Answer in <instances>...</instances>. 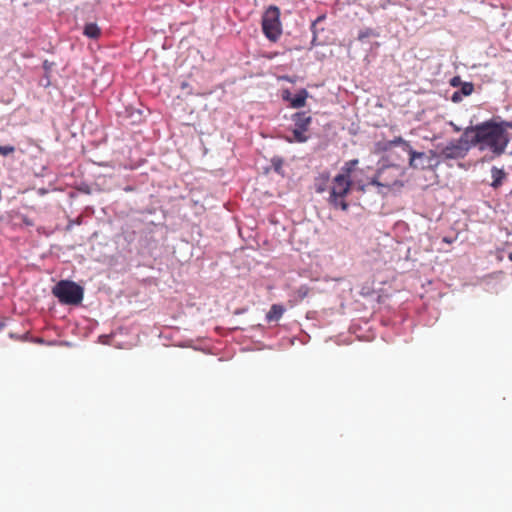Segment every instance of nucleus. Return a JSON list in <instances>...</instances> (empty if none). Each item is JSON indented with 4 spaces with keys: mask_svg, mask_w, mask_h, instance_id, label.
<instances>
[{
    "mask_svg": "<svg viewBox=\"0 0 512 512\" xmlns=\"http://www.w3.org/2000/svg\"><path fill=\"white\" fill-rule=\"evenodd\" d=\"M465 137H470L472 147L481 152H489V160L503 155L511 140V137L505 136L503 130L498 127L495 118L466 127Z\"/></svg>",
    "mask_w": 512,
    "mask_h": 512,
    "instance_id": "1",
    "label": "nucleus"
},
{
    "mask_svg": "<svg viewBox=\"0 0 512 512\" xmlns=\"http://www.w3.org/2000/svg\"><path fill=\"white\" fill-rule=\"evenodd\" d=\"M53 294L63 304L78 305L83 300L84 290L73 281L61 280L54 286Z\"/></svg>",
    "mask_w": 512,
    "mask_h": 512,
    "instance_id": "2",
    "label": "nucleus"
},
{
    "mask_svg": "<svg viewBox=\"0 0 512 512\" xmlns=\"http://www.w3.org/2000/svg\"><path fill=\"white\" fill-rule=\"evenodd\" d=\"M470 137H465V130L457 140H452L448 144H437V149L440 150L442 160L449 159H463L468 154L472 144L470 143Z\"/></svg>",
    "mask_w": 512,
    "mask_h": 512,
    "instance_id": "3",
    "label": "nucleus"
},
{
    "mask_svg": "<svg viewBox=\"0 0 512 512\" xmlns=\"http://www.w3.org/2000/svg\"><path fill=\"white\" fill-rule=\"evenodd\" d=\"M262 31L264 35L273 42H276L281 33L280 10L276 6H269L262 16Z\"/></svg>",
    "mask_w": 512,
    "mask_h": 512,
    "instance_id": "4",
    "label": "nucleus"
},
{
    "mask_svg": "<svg viewBox=\"0 0 512 512\" xmlns=\"http://www.w3.org/2000/svg\"><path fill=\"white\" fill-rule=\"evenodd\" d=\"M407 154L409 155V166L413 169L426 170L434 169L436 167V163L431 162L427 157V154L424 152L415 151L411 147Z\"/></svg>",
    "mask_w": 512,
    "mask_h": 512,
    "instance_id": "5",
    "label": "nucleus"
},
{
    "mask_svg": "<svg viewBox=\"0 0 512 512\" xmlns=\"http://www.w3.org/2000/svg\"><path fill=\"white\" fill-rule=\"evenodd\" d=\"M308 97L309 93L304 88L300 89L295 95H293L289 89H284L282 91V99L289 102L290 106L294 109L304 107Z\"/></svg>",
    "mask_w": 512,
    "mask_h": 512,
    "instance_id": "6",
    "label": "nucleus"
},
{
    "mask_svg": "<svg viewBox=\"0 0 512 512\" xmlns=\"http://www.w3.org/2000/svg\"><path fill=\"white\" fill-rule=\"evenodd\" d=\"M119 116L124 119L130 120L131 124H136L142 121V111L133 107H126L123 111L118 112Z\"/></svg>",
    "mask_w": 512,
    "mask_h": 512,
    "instance_id": "7",
    "label": "nucleus"
},
{
    "mask_svg": "<svg viewBox=\"0 0 512 512\" xmlns=\"http://www.w3.org/2000/svg\"><path fill=\"white\" fill-rule=\"evenodd\" d=\"M296 128L307 130L311 124L312 118L306 112H296L291 117Z\"/></svg>",
    "mask_w": 512,
    "mask_h": 512,
    "instance_id": "8",
    "label": "nucleus"
},
{
    "mask_svg": "<svg viewBox=\"0 0 512 512\" xmlns=\"http://www.w3.org/2000/svg\"><path fill=\"white\" fill-rule=\"evenodd\" d=\"M55 67V63L53 61L44 60L43 61V70L44 77L40 79L39 85L43 87H48L51 84L52 72Z\"/></svg>",
    "mask_w": 512,
    "mask_h": 512,
    "instance_id": "9",
    "label": "nucleus"
},
{
    "mask_svg": "<svg viewBox=\"0 0 512 512\" xmlns=\"http://www.w3.org/2000/svg\"><path fill=\"white\" fill-rule=\"evenodd\" d=\"M491 177H492L491 186L494 189H497L503 184V180L506 178V173L503 169L493 166L491 168Z\"/></svg>",
    "mask_w": 512,
    "mask_h": 512,
    "instance_id": "10",
    "label": "nucleus"
},
{
    "mask_svg": "<svg viewBox=\"0 0 512 512\" xmlns=\"http://www.w3.org/2000/svg\"><path fill=\"white\" fill-rule=\"evenodd\" d=\"M395 146H400L402 151L408 153V151L411 149V145L408 141L404 140L402 137L398 136L395 137L392 140H389L385 143L384 149L390 150Z\"/></svg>",
    "mask_w": 512,
    "mask_h": 512,
    "instance_id": "11",
    "label": "nucleus"
},
{
    "mask_svg": "<svg viewBox=\"0 0 512 512\" xmlns=\"http://www.w3.org/2000/svg\"><path fill=\"white\" fill-rule=\"evenodd\" d=\"M352 187V183H344V185H334L330 190V195L334 199L335 197H346Z\"/></svg>",
    "mask_w": 512,
    "mask_h": 512,
    "instance_id": "12",
    "label": "nucleus"
},
{
    "mask_svg": "<svg viewBox=\"0 0 512 512\" xmlns=\"http://www.w3.org/2000/svg\"><path fill=\"white\" fill-rule=\"evenodd\" d=\"M284 308L283 306L281 305H278V304H273L269 310V312L266 314V319L268 322H273V321H278L283 313H284Z\"/></svg>",
    "mask_w": 512,
    "mask_h": 512,
    "instance_id": "13",
    "label": "nucleus"
},
{
    "mask_svg": "<svg viewBox=\"0 0 512 512\" xmlns=\"http://www.w3.org/2000/svg\"><path fill=\"white\" fill-rule=\"evenodd\" d=\"M330 205H332L335 209H341L342 211H348L349 204L345 200V197H335L329 196L328 199Z\"/></svg>",
    "mask_w": 512,
    "mask_h": 512,
    "instance_id": "14",
    "label": "nucleus"
},
{
    "mask_svg": "<svg viewBox=\"0 0 512 512\" xmlns=\"http://www.w3.org/2000/svg\"><path fill=\"white\" fill-rule=\"evenodd\" d=\"M83 33L91 39H96L100 35V29L95 23H87L84 26Z\"/></svg>",
    "mask_w": 512,
    "mask_h": 512,
    "instance_id": "15",
    "label": "nucleus"
},
{
    "mask_svg": "<svg viewBox=\"0 0 512 512\" xmlns=\"http://www.w3.org/2000/svg\"><path fill=\"white\" fill-rule=\"evenodd\" d=\"M325 19V16L324 15H321L319 17H317L316 20H314L311 24V32L313 34V37H312V45H318L317 43V38H318V31L319 30H323V28L319 29L318 28V25Z\"/></svg>",
    "mask_w": 512,
    "mask_h": 512,
    "instance_id": "16",
    "label": "nucleus"
},
{
    "mask_svg": "<svg viewBox=\"0 0 512 512\" xmlns=\"http://www.w3.org/2000/svg\"><path fill=\"white\" fill-rule=\"evenodd\" d=\"M496 119V124L500 129L503 130L504 135L510 137L508 132L509 129H512V121L502 120L500 117H494Z\"/></svg>",
    "mask_w": 512,
    "mask_h": 512,
    "instance_id": "17",
    "label": "nucleus"
},
{
    "mask_svg": "<svg viewBox=\"0 0 512 512\" xmlns=\"http://www.w3.org/2000/svg\"><path fill=\"white\" fill-rule=\"evenodd\" d=\"M305 131L306 130H304V129L295 127V129L293 130L294 140L298 143H305L308 140V137L305 136V134H304Z\"/></svg>",
    "mask_w": 512,
    "mask_h": 512,
    "instance_id": "18",
    "label": "nucleus"
},
{
    "mask_svg": "<svg viewBox=\"0 0 512 512\" xmlns=\"http://www.w3.org/2000/svg\"><path fill=\"white\" fill-rule=\"evenodd\" d=\"M334 185H344V183H352V181L349 178V175H347L344 172H341L337 174L333 179Z\"/></svg>",
    "mask_w": 512,
    "mask_h": 512,
    "instance_id": "19",
    "label": "nucleus"
},
{
    "mask_svg": "<svg viewBox=\"0 0 512 512\" xmlns=\"http://www.w3.org/2000/svg\"><path fill=\"white\" fill-rule=\"evenodd\" d=\"M427 154V157L431 160V162L436 163V167L440 164L442 161V155H440V150L437 148L435 150H430Z\"/></svg>",
    "mask_w": 512,
    "mask_h": 512,
    "instance_id": "20",
    "label": "nucleus"
},
{
    "mask_svg": "<svg viewBox=\"0 0 512 512\" xmlns=\"http://www.w3.org/2000/svg\"><path fill=\"white\" fill-rule=\"evenodd\" d=\"M460 89L458 90L462 95L463 97L464 96H469L472 94L473 90H474V85L473 83L471 82H463V84L459 87Z\"/></svg>",
    "mask_w": 512,
    "mask_h": 512,
    "instance_id": "21",
    "label": "nucleus"
},
{
    "mask_svg": "<svg viewBox=\"0 0 512 512\" xmlns=\"http://www.w3.org/2000/svg\"><path fill=\"white\" fill-rule=\"evenodd\" d=\"M271 164H272V168L273 170L280 174V175H283V170H282V166H283V159L280 158V157H274L272 158L271 160Z\"/></svg>",
    "mask_w": 512,
    "mask_h": 512,
    "instance_id": "22",
    "label": "nucleus"
},
{
    "mask_svg": "<svg viewBox=\"0 0 512 512\" xmlns=\"http://www.w3.org/2000/svg\"><path fill=\"white\" fill-rule=\"evenodd\" d=\"M358 164L357 159L350 160L345 163V165L342 167V172L346 173L350 176L351 172L354 170L355 166Z\"/></svg>",
    "mask_w": 512,
    "mask_h": 512,
    "instance_id": "23",
    "label": "nucleus"
},
{
    "mask_svg": "<svg viewBox=\"0 0 512 512\" xmlns=\"http://www.w3.org/2000/svg\"><path fill=\"white\" fill-rule=\"evenodd\" d=\"M373 35H375L374 31L370 28H366L359 32L358 39L362 41V40H364L370 36H373Z\"/></svg>",
    "mask_w": 512,
    "mask_h": 512,
    "instance_id": "24",
    "label": "nucleus"
},
{
    "mask_svg": "<svg viewBox=\"0 0 512 512\" xmlns=\"http://www.w3.org/2000/svg\"><path fill=\"white\" fill-rule=\"evenodd\" d=\"M15 148L11 145L1 146L0 145V155L7 156L11 153H13Z\"/></svg>",
    "mask_w": 512,
    "mask_h": 512,
    "instance_id": "25",
    "label": "nucleus"
},
{
    "mask_svg": "<svg viewBox=\"0 0 512 512\" xmlns=\"http://www.w3.org/2000/svg\"><path fill=\"white\" fill-rule=\"evenodd\" d=\"M462 84H463V81L461 80L460 76H454V77L450 80V85H451L452 87H460Z\"/></svg>",
    "mask_w": 512,
    "mask_h": 512,
    "instance_id": "26",
    "label": "nucleus"
},
{
    "mask_svg": "<svg viewBox=\"0 0 512 512\" xmlns=\"http://www.w3.org/2000/svg\"><path fill=\"white\" fill-rule=\"evenodd\" d=\"M463 99V95L457 90L451 96V101L454 103H459Z\"/></svg>",
    "mask_w": 512,
    "mask_h": 512,
    "instance_id": "27",
    "label": "nucleus"
},
{
    "mask_svg": "<svg viewBox=\"0 0 512 512\" xmlns=\"http://www.w3.org/2000/svg\"><path fill=\"white\" fill-rule=\"evenodd\" d=\"M369 185H374V186H377V187H389V185H386V184H383L381 182H379L378 178L377 177H373L370 182H369Z\"/></svg>",
    "mask_w": 512,
    "mask_h": 512,
    "instance_id": "28",
    "label": "nucleus"
},
{
    "mask_svg": "<svg viewBox=\"0 0 512 512\" xmlns=\"http://www.w3.org/2000/svg\"><path fill=\"white\" fill-rule=\"evenodd\" d=\"M50 190H53L52 189V184L50 183L49 186L47 188H44V187H40L37 189V192L40 194V195H44L46 193H48Z\"/></svg>",
    "mask_w": 512,
    "mask_h": 512,
    "instance_id": "29",
    "label": "nucleus"
},
{
    "mask_svg": "<svg viewBox=\"0 0 512 512\" xmlns=\"http://www.w3.org/2000/svg\"><path fill=\"white\" fill-rule=\"evenodd\" d=\"M283 79L288 81V82H290V83H295L296 82V78L295 77L284 76Z\"/></svg>",
    "mask_w": 512,
    "mask_h": 512,
    "instance_id": "30",
    "label": "nucleus"
},
{
    "mask_svg": "<svg viewBox=\"0 0 512 512\" xmlns=\"http://www.w3.org/2000/svg\"><path fill=\"white\" fill-rule=\"evenodd\" d=\"M33 341H34V343H36V342L42 343L43 342V340L41 338H36V337L33 338Z\"/></svg>",
    "mask_w": 512,
    "mask_h": 512,
    "instance_id": "31",
    "label": "nucleus"
},
{
    "mask_svg": "<svg viewBox=\"0 0 512 512\" xmlns=\"http://www.w3.org/2000/svg\"><path fill=\"white\" fill-rule=\"evenodd\" d=\"M366 185H359L358 189L362 192H365Z\"/></svg>",
    "mask_w": 512,
    "mask_h": 512,
    "instance_id": "32",
    "label": "nucleus"
},
{
    "mask_svg": "<svg viewBox=\"0 0 512 512\" xmlns=\"http://www.w3.org/2000/svg\"><path fill=\"white\" fill-rule=\"evenodd\" d=\"M323 191H324V187H323V186H319V187L317 188V192L321 193V192H323Z\"/></svg>",
    "mask_w": 512,
    "mask_h": 512,
    "instance_id": "33",
    "label": "nucleus"
},
{
    "mask_svg": "<svg viewBox=\"0 0 512 512\" xmlns=\"http://www.w3.org/2000/svg\"><path fill=\"white\" fill-rule=\"evenodd\" d=\"M443 241H444V242H446V243H452V240H451V239H449V238H447V237H445V238L443 239Z\"/></svg>",
    "mask_w": 512,
    "mask_h": 512,
    "instance_id": "34",
    "label": "nucleus"
},
{
    "mask_svg": "<svg viewBox=\"0 0 512 512\" xmlns=\"http://www.w3.org/2000/svg\"><path fill=\"white\" fill-rule=\"evenodd\" d=\"M455 131H460V128L452 123Z\"/></svg>",
    "mask_w": 512,
    "mask_h": 512,
    "instance_id": "35",
    "label": "nucleus"
},
{
    "mask_svg": "<svg viewBox=\"0 0 512 512\" xmlns=\"http://www.w3.org/2000/svg\"><path fill=\"white\" fill-rule=\"evenodd\" d=\"M82 191L86 192V193H90L89 189L88 188H84V189H81Z\"/></svg>",
    "mask_w": 512,
    "mask_h": 512,
    "instance_id": "36",
    "label": "nucleus"
},
{
    "mask_svg": "<svg viewBox=\"0 0 512 512\" xmlns=\"http://www.w3.org/2000/svg\"><path fill=\"white\" fill-rule=\"evenodd\" d=\"M508 258H509L510 261H512V252L509 253Z\"/></svg>",
    "mask_w": 512,
    "mask_h": 512,
    "instance_id": "37",
    "label": "nucleus"
},
{
    "mask_svg": "<svg viewBox=\"0 0 512 512\" xmlns=\"http://www.w3.org/2000/svg\"><path fill=\"white\" fill-rule=\"evenodd\" d=\"M4 327L3 322L0 321V330Z\"/></svg>",
    "mask_w": 512,
    "mask_h": 512,
    "instance_id": "38",
    "label": "nucleus"
}]
</instances>
